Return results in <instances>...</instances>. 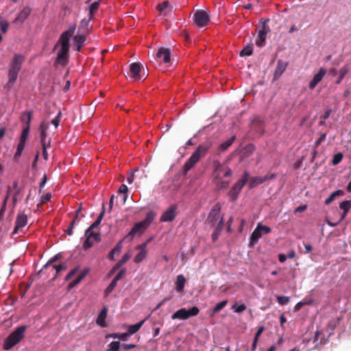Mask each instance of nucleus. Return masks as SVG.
Returning a JSON list of instances; mask_svg holds the SVG:
<instances>
[{
    "instance_id": "obj_1",
    "label": "nucleus",
    "mask_w": 351,
    "mask_h": 351,
    "mask_svg": "<svg viewBox=\"0 0 351 351\" xmlns=\"http://www.w3.org/2000/svg\"><path fill=\"white\" fill-rule=\"evenodd\" d=\"M212 142L210 141H206L202 144L199 145L192 154L190 158L186 160L183 167L184 173L186 174L187 172L191 170L193 166L199 162L201 158L204 157L208 151L212 147Z\"/></svg>"
},
{
    "instance_id": "obj_2",
    "label": "nucleus",
    "mask_w": 351,
    "mask_h": 351,
    "mask_svg": "<svg viewBox=\"0 0 351 351\" xmlns=\"http://www.w3.org/2000/svg\"><path fill=\"white\" fill-rule=\"evenodd\" d=\"M154 215L152 212L147 213L145 219L141 221L136 223L132 228L130 230L129 233L125 237V239L128 241H131L135 235L142 234L145 230L149 226L151 223L153 221Z\"/></svg>"
},
{
    "instance_id": "obj_3",
    "label": "nucleus",
    "mask_w": 351,
    "mask_h": 351,
    "mask_svg": "<svg viewBox=\"0 0 351 351\" xmlns=\"http://www.w3.org/2000/svg\"><path fill=\"white\" fill-rule=\"evenodd\" d=\"M26 326H20L11 332L4 340L3 348L8 350L18 344L25 337Z\"/></svg>"
},
{
    "instance_id": "obj_4",
    "label": "nucleus",
    "mask_w": 351,
    "mask_h": 351,
    "mask_svg": "<svg viewBox=\"0 0 351 351\" xmlns=\"http://www.w3.org/2000/svg\"><path fill=\"white\" fill-rule=\"evenodd\" d=\"M250 174L247 171H245L242 177L237 181L234 185L231 187L228 195L231 201L234 202L237 199L238 196L241 191L243 187L249 180Z\"/></svg>"
},
{
    "instance_id": "obj_5",
    "label": "nucleus",
    "mask_w": 351,
    "mask_h": 351,
    "mask_svg": "<svg viewBox=\"0 0 351 351\" xmlns=\"http://www.w3.org/2000/svg\"><path fill=\"white\" fill-rule=\"evenodd\" d=\"M213 178L214 180H219L222 178V175L224 177H229L232 176V170L225 164H221L219 160L213 162Z\"/></svg>"
},
{
    "instance_id": "obj_6",
    "label": "nucleus",
    "mask_w": 351,
    "mask_h": 351,
    "mask_svg": "<svg viewBox=\"0 0 351 351\" xmlns=\"http://www.w3.org/2000/svg\"><path fill=\"white\" fill-rule=\"evenodd\" d=\"M58 43L60 44V49L58 51L54 64L65 66L69 61V43L59 40Z\"/></svg>"
},
{
    "instance_id": "obj_7",
    "label": "nucleus",
    "mask_w": 351,
    "mask_h": 351,
    "mask_svg": "<svg viewBox=\"0 0 351 351\" xmlns=\"http://www.w3.org/2000/svg\"><path fill=\"white\" fill-rule=\"evenodd\" d=\"M199 312V308L197 306H193L190 309H186L182 308L176 311L172 315V319H181L186 320L191 317H194L198 315Z\"/></svg>"
},
{
    "instance_id": "obj_8",
    "label": "nucleus",
    "mask_w": 351,
    "mask_h": 351,
    "mask_svg": "<svg viewBox=\"0 0 351 351\" xmlns=\"http://www.w3.org/2000/svg\"><path fill=\"white\" fill-rule=\"evenodd\" d=\"M193 21L199 27H204L210 23V14L204 10H197L193 15Z\"/></svg>"
},
{
    "instance_id": "obj_9",
    "label": "nucleus",
    "mask_w": 351,
    "mask_h": 351,
    "mask_svg": "<svg viewBox=\"0 0 351 351\" xmlns=\"http://www.w3.org/2000/svg\"><path fill=\"white\" fill-rule=\"evenodd\" d=\"M221 206L219 203L215 204L211 208L206 223L210 226H214L217 224L219 219L220 220L222 217H220Z\"/></svg>"
},
{
    "instance_id": "obj_10",
    "label": "nucleus",
    "mask_w": 351,
    "mask_h": 351,
    "mask_svg": "<svg viewBox=\"0 0 351 351\" xmlns=\"http://www.w3.org/2000/svg\"><path fill=\"white\" fill-rule=\"evenodd\" d=\"M269 21V19L265 20L262 24L261 29H260L258 32V36L256 40V45L258 47H263L265 45L267 35L270 32L269 27L267 24Z\"/></svg>"
},
{
    "instance_id": "obj_11",
    "label": "nucleus",
    "mask_w": 351,
    "mask_h": 351,
    "mask_svg": "<svg viewBox=\"0 0 351 351\" xmlns=\"http://www.w3.org/2000/svg\"><path fill=\"white\" fill-rule=\"evenodd\" d=\"M84 237L86 239L82 245L84 250L89 249L92 247V243H89L90 238H92L93 241H95L96 242H99L101 239L99 232H96L90 228L85 231Z\"/></svg>"
},
{
    "instance_id": "obj_12",
    "label": "nucleus",
    "mask_w": 351,
    "mask_h": 351,
    "mask_svg": "<svg viewBox=\"0 0 351 351\" xmlns=\"http://www.w3.org/2000/svg\"><path fill=\"white\" fill-rule=\"evenodd\" d=\"M177 208L175 204L170 206L161 215L160 221L168 222L174 220L177 215Z\"/></svg>"
},
{
    "instance_id": "obj_13",
    "label": "nucleus",
    "mask_w": 351,
    "mask_h": 351,
    "mask_svg": "<svg viewBox=\"0 0 351 351\" xmlns=\"http://www.w3.org/2000/svg\"><path fill=\"white\" fill-rule=\"evenodd\" d=\"M251 130L254 131L257 136H261L264 133L263 121L258 117H254L251 121Z\"/></svg>"
},
{
    "instance_id": "obj_14",
    "label": "nucleus",
    "mask_w": 351,
    "mask_h": 351,
    "mask_svg": "<svg viewBox=\"0 0 351 351\" xmlns=\"http://www.w3.org/2000/svg\"><path fill=\"white\" fill-rule=\"evenodd\" d=\"M142 65L139 62H134L130 64V71L132 77L135 80H140L143 78L141 76Z\"/></svg>"
},
{
    "instance_id": "obj_15",
    "label": "nucleus",
    "mask_w": 351,
    "mask_h": 351,
    "mask_svg": "<svg viewBox=\"0 0 351 351\" xmlns=\"http://www.w3.org/2000/svg\"><path fill=\"white\" fill-rule=\"evenodd\" d=\"M24 61V56L21 54H14L9 70L19 72Z\"/></svg>"
},
{
    "instance_id": "obj_16",
    "label": "nucleus",
    "mask_w": 351,
    "mask_h": 351,
    "mask_svg": "<svg viewBox=\"0 0 351 351\" xmlns=\"http://www.w3.org/2000/svg\"><path fill=\"white\" fill-rule=\"evenodd\" d=\"M27 223V217L25 214L18 215L16 217V219L15 221V227L12 232L13 234H15L18 232L19 230L25 227Z\"/></svg>"
},
{
    "instance_id": "obj_17",
    "label": "nucleus",
    "mask_w": 351,
    "mask_h": 351,
    "mask_svg": "<svg viewBox=\"0 0 351 351\" xmlns=\"http://www.w3.org/2000/svg\"><path fill=\"white\" fill-rule=\"evenodd\" d=\"M147 243H142L136 247V249L139 250L138 253L135 256L134 262L139 263L142 262L147 256Z\"/></svg>"
},
{
    "instance_id": "obj_18",
    "label": "nucleus",
    "mask_w": 351,
    "mask_h": 351,
    "mask_svg": "<svg viewBox=\"0 0 351 351\" xmlns=\"http://www.w3.org/2000/svg\"><path fill=\"white\" fill-rule=\"evenodd\" d=\"M326 71L324 68H320L318 73L315 74L313 78L309 82L308 86L310 89H313L322 81L325 75Z\"/></svg>"
},
{
    "instance_id": "obj_19",
    "label": "nucleus",
    "mask_w": 351,
    "mask_h": 351,
    "mask_svg": "<svg viewBox=\"0 0 351 351\" xmlns=\"http://www.w3.org/2000/svg\"><path fill=\"white\" fill-rule=\"evenodd\" d=\"M288 66V62H285L282 60H278L277 62V66L274 74V79L278 80L281 75L285 71L287 67Z\"/></svg>"
},
{
    "instance_id": "obj_20",
    "label": "nucleus",
    "mask_w": 351,
    "mask_h": 351,
    "mask_svg": "<svg viewBox=\"0 0 351 351\" xmlns=\"http://www.w3.org/2000/svg\"><path fill=\"white\" fill-rule=\"evenodd\" d=\"M156 56L165 63H169L171 60V51L169 48L161 47L158 49Z\"/></svg>"
},
{
    "instance_id": "obj_21",
    "label": "nucleus",
    "mask_w": 351,
    "mask_h": 351,
    "mask_svg": "<svg viewBox=\"0 0 351 351\" xmlns=\"http://www.w3.org/2000/svg\"><path fill=\"white\" fill-rule=\"evenodd\" d=\"M75 30V25H70L69 29L60 35L59 41H63L69 43L70 38L73 35Z\"/></svg>"
},
{
    "instance_id": "obj_22",
    "label": "nucleus",
    "mask_w": 351,
    "mask_h": 351,
    "mask_svg": "<svg viewBox=\"0 0 351 351\" xmlns=\"http://www.w3.org/2000/svg\"><path fill=\"white\" fill-rule=\"evenodd\" d=\"M31 8L29 6H25L23 9L19 13L18 16L14 19V23H23L30 14Z\"/></svg>"
},
{
    "instance_id": "obj_23",
    "label": "nucleus",
    "mask_w": 351,
    "mask_h": 351,
    "mask_svg": "<svg viewBox=\"0 0 351 351\" xmlns=\"http://www.w3.org/2000/svg\"><path fill=\"white\" fill-rule=\"evenodd\" d=\"M49 128V123L43 122L40 123L39 127V130L40 132V142L42 145H44L45 144H48V142L46 141L47 138V132Z\"/></svg>"
},
{
    "instance_id": "obj_24",
    "label": "nucleus",
    "mask_w": 351,
    "mask_h": 351,
    "mask_svg": "<svg viewBox=\"0 0 351 351\" xmlns=\"http://www.w3.org/2000/svg\"><path fill=\"white\" fill-rule=\"evenodd\" d=\"M262 232L261 229L257 226L255 230L252 232L250 238V245H254L258 240L262 237Z\"/></svg>"
},
{
    "instance_id": "obj_25",
    "label": "nucleus",
    "mask_w": 351,
    "mask_h": 351,
    "mask_svg": "<svg viewBox=\"0 0 351 351\" xmlns=\"http://www.w3.org/2000/svg\"><path fill=\"white\" fill-rule=\"evenodd\" d=\"M107 311L108 308L106 306H104L99 313L97 318L96 319L97 324L101 327H106V319L107 317Z\"/></svg>"
},
{
    "instance_id": "obj_26",
    "label": "nucleus",
    "mask_w": 351,
    "mask_h": 351,
    "mask_svg": "<svg viewBox=\"0 0 351 351\" xmlns=\"http://www.w3.org/2000/svg\"><path fill=\"white\" fill-rule=\"evenodd\" d=\"M158 10L160 12L161 14L166 16L169 12H171L172 10V8L170 5L169 1H165L161 3L158 4L157 5Z\"/></svg>"
},
{
    "instance_id": "obj_27",
    "label": "nucleus",
    "mask_w": 351,
    "mask_h": 351,
    "mask_svg": "<svg viewBox=\"0 0 351 351\" xmlns=\"http://www.w3.org/2000/svg\"><path fill=\"white\" fill-rule=\"evenodd\" d=\"M73 41L76 46V51H80L84 43L86 41V36L82 34H77L73 37Z\"/></svg>"
},
{
    "instance_id": "obj_28",
    "label": "nucleus",
    "mask_w": 351,
    "mask_h": 351,
    "mask_svg": "<svg viewBox=\"0 0 351 351\" xmlns=\"http://www.w3.org/2000/svg\"><path fill=\"white\" fill-rule=\"evenodd\" d=\"M18 74H19L18 72L9 70V71H8V82L6 84V86H5V87L8 89H10L12 87L14 83L16 82V80L17 79Z\"/></svg>"
},
{
    "instance_id": "obj_29",
    "label": "nucleus",
    "mask_w": 351,
    "mask_h": 351,
    "mask_svg": "<svg viewBox=\"0 0 351 351\" xmlns=\"http://www.w3.org/2000/svg\"><path fill=\"white\" fill-rule=\"evenodd\" d=\"M145 322V319H143L141 322H140L136 324L128 326V327H127L128 332H126V333L129 334V337L132 335H134V333H136V332H138L140 330V328L142 327V326L143 325Z\"/></svg>"
},
{
    "instance_id": "obj_30",
    "label": "nucleus",
    "mask_w": 351,
    "mask_h": 351,
    "mask_svg": "<svg viewBox=\"0 0 351 351\" xmlns=\"http://www.w3.org/2000/svg\"><path fill=\"white\" fill-rule=\"evenodd\" d=\"M185 282H186L185 277L182 274L178 275L177 276L176 281V290L178 292L182 291L184 288Z\"/></svg>"
},
{
    "instance_id": "obj_31",
    "label": "nucleus",
    "mask_w": 351,
    "mask_h": 351,
    "mask_svg": "<svg viewBox=\"0 0 351 351\" xmlns=\"http://www.w3.org/2000/svg\"><path fill=\"white\" fill-rule=\"evenodd\" d=\"M255 149H256V147L254 145L251 144V143L247 145L243 148V150L242 152V158L244 159V158H247L250 157L253 154Z\"/></svg>"
},
{
    "instance_id": "obj_32",
    "label": "nucleus",
    "mask_w": 351,
    "mask_h": 351,
    "mask_svg": "<svg viewBox=\"0 0 351 351\" xmlns=\"http://www.w3.org/2000/svg\"><path fill=\"white\" fill-rule=\"evenodd\" d=\"M339 208L343 210V213L341 215V219H343L346 217L347 213L351 208V201L344 200L341 202L339 204Z\"/></svg>"
},
{
    "instance_id": "obj_33",
    "label": "nucleus",
    "mask_w": 351,
    "mask_h": 351,
    "mask_svg": "<svg viewBox=\"0 0 351 351\" xmlns=\"http://www.w3.org/2000/svg\"><path fill=\"white\" fill-rule=\"evenodd\" d=\"M32 116V111L25 112L21 114V121L25 123V126H29V128L30 127Z\"/></svg>"
},
{
    "instance_id": "obj_34",
    "label": "nucleus",
    "mask_w": 351,
    "mask_h": 351,
    "mask_svg": "<svg viewBox=\"0 0 351 351\" xmlns=\"http://www.w3.org/2000/svg\"><path fill=\"white\" fill-rule=\"evenodd\" d=\"M109 337H111V338H114V339H119L121 341H127L129 338V334H127L126 332H124V333H119V332H115V333H111V334H109L106 336V338H109Z\"/></svg>"
},
{
    "instance_id": "obj_35",
    "label": "nucleus",
    "mask_w": 351,
    "mask_h": 351,
    "mask_svg": "<svg viewBox=\"0 0 351 351\" xmlns=\"http://www.w3.org/2000/svg\"><path fill=\"white\" fill-rule=\"evenodd\" d=\"M263 183V180L262 178V176H256V177H252L250 179V183L249 186L250 188H254L255 186H257L258 185Z\"/></svg>"
},
{
    "instance_id": "obj_36",
    "label": "nucleus",
    "mask_w": 351,
    "mask_h": 351,
    "mask_svg": "<svg viewBox=\"0 0 351 351\" xmlns=\"http://www.w3.org/2000/svg\"><path fill=\"white\" fill-rule=\"evenodd\" d=\"M234 140H235V136H232L228 141L221 143L220 145L219 146V151L224 152L225 150H226L233 143Z\"/></svg>"
},
{
    "instance_id": "obj_37",
    "label": "nucleus",
    "mask_w": 351,
    "mask_h": 351,
    "mask_svg": "<svg viewBox=\"0 0 351 351\" xmlns=\"http://www.w3.org/2000/svg\"><path fill=\"white\" fill-rule=\"evenodd\" d=\"M61 257V254L59 253L56 254L54 256H53L49 260V261L44 265L43 268L40 271V272H42L45 269H47L49 267L54 265L53 263L57 262Z\"/></svg>"
},
{
    "instance_id": "obj_38",
    "label": "nucleus",
    "mask_w": 351,
    "mask_h": 351,
    "mask_svg": "<svg viewBox=\"0 0 351 351\" xmlns=\"http://www.w3.org/2000/svg\"><path fill=\"white\" fill-rule=\"evenodd\" d=\"M223 218L221 217L217 225L215 232L213 234L212 237L213 241H215L217 238L219 233L222 230L223 228Z\"/></svg>"
},
{
    "instance_id": "obj_39",
    "label": "nucleus",
    "mask_w": 351,
    "mask_h": 351,
    "mask_svg": "<svg viewBox=\"0 0 351 351\" xmlns=\"http://www.w3.org/2000/svg\"><path fill=\"white\" fill-rule=\"evenodd\" d=\"M348 71L349 67L348 66H344L339 70V75L336 81L337 84H339L341 82L342 80Z\"/></svg>"
},
{
    "instance_id": "obj_40",
    "label": "nucleus",
    "mask_w": 351,
    "mask_h": 351,
    "mask_svg": "<svg viewBox=\"0 0 351 351\" xmlns=\"http://www.w3.org/2000/svg\"><path fill=\"white\" fill-rule=\"evenodd\" d=\"M128 190V186L124 184H121L119 188L118 192L119 193L123 194V197H122L123 204H125V202H126V199L128 198V194H127Z\"/></svg>"
},
{
    "instance_id": "obj_41",
    "label": "nucleus",
    "mask_w": 351,
    "mask_h": 351,
    "mask_svg": "<svg viewBox=\"0 0 351 351\" xmlns=\"http://www.w3.org/2000/svg\"><path fill=\"white\" fill-rule=\"evenodd\" d=\"M99 5V1L93 2L89 7V19H92L94 13L98 10Z\"/></svg>"
},
{
    "instance_id": "obj_42",
    "label": "nucleus",
    "mask_w": 351,
    "mask_h": 351,
    "mask_svg": "<svg viewBox=\"0 0 351 351\" xmlns=\"http://www.w3.org/2000/svg\"><path fill=\"white\" fill-rule=\"evenodd\" d=\"M227 303V300H223L218 303L213 309V314H216L221 311L226 306Z\"/></svg>"
},
{
    "instance_id": "obj_43",
    "label": "nucleus",
    "mask_w": 351,
    "mask_h": 351,
    "mask_svg": "<svg viewBox=\"0 0 351 351\" xmlns=\"http://www.w3.org/2000/svg\"><path fill=\"white\" fill-rule=\"evenodd\" d=\"M253 53L252 46L247 45L240 51V56H251Z\"/></svg>"
},
{
    "instance_id": "obj_44",
    "label": "nucleus",
    "mask_w": 351,
    "mask_h": 351,
    "mask_svg": "<svg viewBox=\"0 0 351 351\" xmlns=\"http://www.w3.org/2000/svg\"><path fill=\"white\" fill-rule=\"evenodd\" d=\"M246 308H247V306L244 304H241L240 305H237V303H234L232 306V309H233V311L235 313H238L243 312L245 310H246Z\"/></svg>"
},
{
    "instance_id": "obj_45",
    "label": "nucleus",
    "mask_w": 351,
    "mask_h": 351,
    "mask_svg": "<svg viewBox=\"0 0 351 351\" xmlns=\"http://www.w3.org/2000/svg\"><path fill=\"white\" fill-rule=\"evenodd\" d=\"M117 282L118 281L115 280L113 278V280L111 281L110 285L107 287V288L105 290L106 295H108L114 290V289L116 287L117 285Z\"/></svg>"
},
{
    "instance_id": "obj_46",
    "label": "nucleus",
    "mask_w": 351,
    "mask_h": 351,
    "mask_svg": "<svg viewBox=\"0 0 351 351\" xmlns=\"http://www.w3.org/2000/svg\"><path fill=\"white\" fill-rule=\"evenodd\" d=\"M120 346L119 341H112L108 345V348L106 351H118Z\"/></svg>"
},
{
    "instance_id": "obj_47",
    "label": "nucleus",
    "mask_w": 351,
    "mask_h": 351,
    "mask_svg": "<svg viewBox=\"0 0 351 351\" xmlns=\"http://www.w3.org/2000/svg\"><path fill=\"white\" fill-rule=\"evenodd\" d=\"M121 249V242H119L116 247H114L108 254V258L111 260H114V254L116 252H119Z\"/></svg>"
},
{
    "instance_id": "obj_48",
    "label": "nucleus",
    "mask_w": 351,
    "mask_h": 351,
    "mask_svg": "<svg viewBox=\"0 0 351 351\" xmlns=\"http://www.w3.org/2000/svg\"><path fill=\"white\" fill-rule=\"evenodd\" d=\"M276 299H277L278 304L280 305H286L290 301V298L287 297V296L278 295V296H276Z\"/></svg>"
},
{
    "instance_id": "obj_49",
    "label": "nucleus",
    "mask_w": 351,
    "mask_h": 351,
    "mask_svg": "<svg viewBox=\"0 0 351 351\" xmlns=\"http://www.w3.org/2000/svg\"><path fill=\"white\" fill-rule=\"evenodd\" d=\"M343 157V154L341 152L335 154L332 160V164L333 165H338L342 160Z\"/></svg>"
},
{
    "instance_id": "obj_50",
    "label": "nucleus",
    "mask_w": 351,
    "mask_h": 351,
    "mask_svg": "<svg viewBox=\"0 0 351 351\" xmlns=\"http://www.w3.org/2000/svg\"><path fill=\"white\" fill-rule=\"evenodd\" d=\"M216 186L218 189H223L228 187L229 182L221 180V179L216 180Z\"/></svg>"
},
{
    "instance_id": "obj_51",
    "label": "nucleus",
    "mask_w": 351,
    "mask_h": 351,
    "mask_svg": "<svg viewBox=\"0 0 351 351\" xmlns=\"http://www.w3.org/2000/svg\"><path fill=\"white\" fill-rule=\"evenodd\" d=\"M29 126L24 127L23 129L21 137H20V141H23V142H26L27 137V136L29 134Z\"/></svg>"
},
{
    "instance_id": "obj_52",
    "label": "nucleus",
    "mask_w": 351,
    "mask_h": 351,
    "mask_svg": "<svg viewBox=\"0 0 351 351\" xmlns=\"http://www.w3.org/2000/svg\"><path fill=\"white\" fill-rule=\"evenodd\" d=\"M53 269L56 270V275L55 278L58 277V274L62 270H65L66 269V267L65 265H51Z\"/></svg>"
},
{
    "instance_id": "obj_53",
    "label": "nucleus",
    "mask_w": 351,
    "mask_h": 351,
    "mask_svg": "<svg viewBox=\"0 0 351 351\" xmlns=\"http://www.w3.org/2000/svg\"><path fill=\"white\" fill-rule=\"evenodd\" d=\"M62 116V113L60 111L58 112L56 117L51 121V123L56 127L58 128L60 123V117Z\"/></svg>"
},
{
    "instance_id": "obj_54",
    "label": "nucleus",
    "mask_w": 351,
    "mask_h": 351,
    "mask_svg": "<svg viewBox=\"0 0 351 351\" xmlns=\"http://www.w3.org/2000/svg\"><path fill=\"white\" fill-rule=\"evenodd\" d=\"M51 145V143H50V141H48V144H45L44 145H42V147H43V158L45 160H47L48 159V154H47V148L48 147H50Z\"/></svg>"
},
{
    "instance_id": "obj_55",
    "label": "nucleus",
    "mask_w": 351,
    "mask_h": 351,
    "mask_svg": "<svg viewBox=\"0 0 351 351\" xmlns=\"http://www.w3.org/2000/svg\"><path fill=\"white\" fill-rule=\"evenodd\" d=\"M126 273V269L125 268L121 269L117 274L115 276L114 279L117 281H119Z\"/></svg>"
},
{
    "instance_id": "obj_56",
    "label": "nucleus",
    "mask_w": 351,
    "mask_h": 351,
    "mask_svg": "<svg viewBox=\"0 0 351 351\" xmlns=\"http://www.w3.org/2000/svg\"><path fill=\"white\" fill-rule=\"evenodd\" d=\"M0 27L1 29V31L3 33H5L8 31L9 23L7 21H0Z\"/></svg>"
},
{
    "instance_id": "obj_57",
    "label": "nucleus",
    "mask_w": 351,
    "mask_h": 351,
    "mask_svg": "<svg viewBox=\"0 0 351 351\" xmlns=\"http://www.w3.org/2000/svg\"><path fill=\"white\" fill-rule=\"evenodd\" d=\"M326 134H322L320 137L316 141L315 143V147L317 148L324 141H325Z\"/></svg>"
},
{
    "instance_id": "obj_58",
    "label": "nucleus",
    "mask_w": 351,
    "mask_h": 351,
    "mask_svg": "<svg viewBox=\"0 0 351 351\" xmlns=\"http://www.w3.org/2000/svg\"><path fill=\"white\" fill-rule=\"evenodd\" d=\"M130 258V255L128 253L125 254L121 260L119 261V263L122 266L125 264Z\"/></svg>"
},
{
    "instance_id": "obj_59",
    "label": "nucleus",
    "mask_w": 351,
    "mask_h": 351,
    "mask_svg": "<svg viewBox=\"0 0 351 351\" xmlns=\"http://www.w3.org/2000/svg\"><path fill=\"white\" fill-rule=\"evenodd\" d=\"M77 267L73 269L65 277V280H69L77 272Z\"/></svg>"
},
{
    "instance_id": "obj_60",
    "label": "nucleus",
    "mask_w": 351,
    "mask_h": 351,
    "mask_svg": "<svg viewBox=\"0 0 351 351\" xmlns=\"http://www.w3.org/2000/svg\"><path fill=\"white\" fill-rule=\"evenodd\" d=\"M86 274H87V271H84L74 280L78 285L82 281V280L86 276Z\"/></svg>"
},
{
    "instance_id": "obj_61",
    "label": "nucleus",
    "mask_w": 351,
    "mask_h": 351,
    "mask_svg": "<svg viewBox=\"0 0 351 351\" xmlns=\"http://www.w3.org/2000/svg\"><path fill=\"white\" fill-rule=\"evenodd\" d=\"M264 330H265V328L263 326H260L258 328L254 339H256V340H258V338L260 337L261 334L263 332Z\"/></svg>"
},
{
    "instance_id": "obj_62",
    "label": "nucleus",
    "mask_w": 351,
    "mask_h": 351,
    "mask_svg": "<svg viewBox=\"0 0 351 351\" xmlns=\"http://www.w3.org/2000/svg\"><path fill=\"white\" fill-rule=\"evenodd\" d=\"M51 198V193H47V194H45L44 196H43L41 197V203L42 204L46 203V202L50 201Z\"/></svg>"
},
{
    "instance_id": "obj_63",
    "label": "nucleus",
    "mask_w": 351,
    "mask_h": 351,
    "mask_svg": "<svg viewBox=\"0 0 351 351\" xmlns=\"http://www.w3.org/2000/svg\"><path fill=\"white\" fill-rule=\"evenodd\" d=\"M122 347L125 350H130L134 348L136 345L133 343H124L122 345Z\"/></svg>"
},
{
    "instance_id": "obj_64",
    "label": "nucleus",
    "mask_w": 351,
    "mask_h": 351,
    "mask_svg": "<svg viewBox=\"0 0 351 351\" xmlns=\"http://www.w3.org/2000/svg\"><path fill=\"white\" fill-rule=\"evenodd\" d=\"M258 226L261 229V230L264 231L265 234H268L271 232V228L268 226H262L261 224H258Z\"/></svg>"
}]
</instances>
